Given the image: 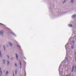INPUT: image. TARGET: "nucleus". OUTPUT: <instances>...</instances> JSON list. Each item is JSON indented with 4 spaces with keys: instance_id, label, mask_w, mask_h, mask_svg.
Instances as JSON below:
<instances>
[{
    "instance_id": "obj_1",
    "label": "nucleus",
    "mask_w": 76,
    "mask_h": 76,
    "mask_svg": "<svg viewBox=\"0 0 76 76\" xmlns=\"http://www.w3.org/2000/svg\"><path fill=\"white\" fill-rule=\"evenodd\" d=\"M3 33H4V31H3V30H1L0 32V34L1 35H3Z\"/></svg>"
},
{
    "instance_id": "obj_2",
    "label": "nucleus",
    "mask_w": 76,
    "mask_h": 76,
    "mask_svg": "<svg viewBox=\"0 0 76 76\" xmlns=\"http://www.w3.org/2000/svg\"><path fill=\"white\" fill-rule=\"evenodd\" d=\"M19 62L20 63V68L21 69V68L22 67V62H21V61H20V60L19 61Z\"/></svg>"
},
{
    "instance_id": "obj_3",
    "label": "nucleus",
    "mask_w": 76,
    "mask_h": 76,
    "mask_svg": "<svg viewBox=\"0 0 76 76\" xmlns=\"http://www.w3.org/2000/svg\"><path fill=\"white\" fill-rule=\"evenodd\" d=\"M76 16V14H74V15H72V18H75Z\"/></svg>"
},
{
    "instance_id": "obj_4",
    "label": "nucleus",
    "mask_w": 76,
    "mask_h": 76,
    "mask_svg": "<svg viewBox=\"0 0 76 76\" xmlns=\"http://www.w3.org/2000/svg\"><path fill=\"white\" fill-rule=\"evenodd\" d=\"M2 61L3 62V64H5V63L6 62V60H5V59H3Z\"/></svg>"
},
{
    "instance_id": "obj_5",
    "label": "nucleus",
    "mask_w": 76,
    "mask_h": 76,
    "mask_svg": "<svg viewBox=\"0 0 76 76\" xmlns=\"http://www.w3.org/2000/svg\"><path fill=\"white\" fill-rule=\"evenodd\" d=\"M74 71V66H73L72 67L71 72H73Z\"/></svg>"
},
{
    "instance_id": "obj_6",
    "label": "nucleus",
    "mask_w": 76,
    "mask_h": 76,
    "mask_svg": "<svg viewBox=\"0 0 76 76\" xmlns=\"http://www.w3.org/2000/svg\"><path fill=\"white\" fill-rule=\"evenodd\" d=\"M16 59H17V60H18V54H16Z\"/></svg>"
},
{
    "instance_id": "obj_7",
    "label": "nucleus",
    "mask_w": 76,
    "mask_h": 76,
    "mask_svg": "<svg viewBox=\"0 0 76 76\" xmlns=\"http://www.w3.org/2000/svg\"><path fill=\"white\" fill-rule=\"evenodd\" d=\"M68 26L69 27H72V26H73V25H72V24H69Z\"/></svg>"
},
{
    "instance_id": "obj_8",
    "label": "nucleus",
    "mask_w": 76,
    "mask_h": 76,
    "mask_svg": "<svg viewBox=\"0 0 76 76\" xmlns=\"http://www.w3.org/2000/svg\"><path fill=\"white\" fill-rule=\"evenodd\" d=\"M1 68H0V73H1V75H2V71H1Z\"/></svg>"
},
{
    "instance_id": "obj_9",
    "label": "nucleus",
    "mask_w": 76,
    "mask_h": 76,
    "mask_svg": "<svg viewBox=\"0 0 76 76\" xmlns=\"http://www.w3.org/2000/svg\"><path fill=\"white\" fill-rule=\"evenodd\" d=\"M7 72L5 73V74H7L8 75V74H9V72H8V71H6Z\"/></svg>"
},
{
    "instance_id": "obj_10",
    "label": "nucleus",
    "mask_w": 76,
    "mask_h": 76,
    "mask_svg": "<svg viewBox=\"0 0 76 76\" xmlns=\"http://www.w3.org/2000/svg\"><path fill=\"white\" fill-rule=\"evenodd\" d=\"M0 57H2V54L1 53V51H0Z\"/></svg>"
},
{
    "instance_id": "obj_11",
    "label": "nucleus",
    "mask_w": 76,
    "mask_h": 76,
    "mask_svg": "<svg viewBox=\"0 0 76 76\" xmlns=\"http://www.w3.org/2000/svg\"><path fill=\"white\" fill-rule=\"evenodd\" d=\"M7 65L9 66V61H7Z\"/></svg>"
},
{
    "instance_id": "obj_12",
    "label": "nucleus",
    "mask_w": 76,
    "mask_h": 76,
    "mask_svg": "<svg viewBox=\"0 0 76 76\" xmlns=\"http://www.w3.org/2000/svg\"><path fill=\"white\" fill-rule=\"evenodd\" d=\"M74 42H75V41L74 40H72V43H73V45H75V43H74Z\"/></svg>"
},
{
    "instance_id": "obj_13",
    "label": "nucleus",
    "mask_w": 76,
    "mask_h": 76,
    "mask_svg": "<svg viewBox=\"0 0 76 76\" xmlns=\"http://www.w3.org/2000/svg\"><path fill=\"white\" fill-rule=\"evenodd\" d=\"M75 72H76V66H75Z\"/></svg>"
},
{
    "instance_id": "obj_14",
    "label": "nucleus",
    "mask_w": 76,
    "mask_h": 76,
    "mask_svg": "<svg viewBox=\"0 0 76 76\" xmlns=\"http://www.w3.org/2000/svg\"><path fill=\"white\" fill-rule=\"evenodd\" d=\"M10 46H11V47L12 46V43H11L10 42Z\"/></svg>"
},
{
    "instance_id": "obj_15",
    "label": "nucleus",
    "mask_w": 76,
    "mask_h": 76,
    "mask_svg": "<svg viewBox=\"0 0 76 76\" xmlns=\"http://www.w3.org/2000/svg\"><path fill=\"white\" fill-rule=\"evenodd\" d=\"M74 1V0H71V3H73Z\"/></svg>"
},
{
    "instance_id": "obj_16",
    "label": "nucleus",
    "mask_w": 76,
    "mask_h": 76,
    "mask_svg": "<svg viewBox=\"0 0 76 76\" xmlns=\"http://www.w3.org/2000/svg\"><path fill=\"white\" fill-rule=\"evenodd\" d=\"M4 50L5 51L6 50V49H5V46H4Z\"/></svg>"
},
{
    "instance_id": "obj_17",
    "label": "nucleus",
    "mask_w": 76,
    "mask_h": 76,
    "mask_svg": "<svg viewBox=\"0 0 76 76\" xmlns=\"http://www.w3.org/2000/svg\"><path fill=\"white\" fill-rule=\"evenodd\" d=\"M15 75H17V71L15 70Z\"/></svg>"
},
{
    "instance_id": "obj_18",
    "label": "nucleus",
    "mask_w": 76,
    "mask_h": 76,
    "mask_svg": "<svg viewBox=\"0 0 76 76\" xmlns=\"http://www.w3.org/2000/svg\"><path fill=\"white\" fill-rule=\"evenodd\" d=\"M15 66L16 67H17V64H15Z\"/></svg>"
},
{
    "instance_id": "obj_19",
    "label": "nucleus",
    "mask_w": 76,
    "mask_h": 76,
    "mask_svg": "<svg viewBox=\"0 0 76 76\" xmlns=\"http://www.w3.org/2000/svg\"><path fill=\"white\" fill-rule=\"evenodd\" d=\"M73 48H74V47H73V46H72L71 47V48H72V49H73Z\"/></svg>"
},
{
    "instance_id": "obj_20",
    "label": "nucleus",
    "mask_w": 76,
    "mask_h": 76,
    "mask_svg": "<svg viewBox=\"0 0 76 76\" xmlns=\"http://www.w3.org/2000/svg\"><path fill=\"white\" fill-rule=\"evenodd\" d=\"M13 76H15V75L14 74V72H13Z\"/></svg>"
},
{
    "instance_id": "obj_21",
    "label": "nucleus",
    "mask_w": 76,
    "mask_h": 76,
    "mask_svg": "<svg viewBox=\"0 0 76 76\" xmlns=\"http://www.w3.org/2000/svg\"><path fill=\"white\" fill-rule=\"evenodd\" d=\"M66 0H65L63 2V3H64V2H66Z\"/></svg>"
},
{
    "instance_id": "obj_22",
    "label": "nucleus",
    "mask_w": 76,
    "mask_h": 76,
    "mask_svg": "<svg viewBox=\"0 0 76 76\" xmlns=\"http://www.w3.org/2000/svg\"><path fill=\"white\" fill-rule=\"evenodd\" d=\"M8 58H9V55L7 56Z\"/></svg>"
},
{
    "instance_id": "obj_23",
    "label": "nucleus",
    "mask_w": 76,
    "mask_h": 76,
    "mask_svg": "<svg viewBox=\"0 0 76 76\" xmlns=\"http://www.w3.org/2000/svg\"><path fill=\"white\" fill-rule=\"evenodd\" d=\"M74 37H75V38H76V35H74Z\"/></svg>"
},
{
    "instance_id": "obj_24",
    "label": "nucleus",
    "mask_w": 76,
    "mask_h": 76,
    "mask_svg": "<svg viewBox=\"0 0 76 76\" xmlns=\"http://www.w3.org/2000/svg\"><path fill=\"white\" fill-rule=\"evenodd\" d=\"M11 59L12 60H13V58H11Z\"/></svg>"
},
{
    "instance_id": "obj_25",
    "label": "nucleus",
    "mask_w": 76,
    "mask_h": 76,
    "mask_svg": "<svg viewBox=\"0 0 76 76\" xmlns=\"http://www.w3.org/2000/svg\"><path fill=\"white\" fill-rule=\"evenodd\" d=\"M18 47H20V46H19L18 45H17Z\"/></svg>"
},
{
    "instance_id": "obj_26",
    "label": "nucleus",
    "mask_w": 76,
    "mask_h": 76,
    "mask_svg": "<svg viewBox=\"0 0 76 76\" xmlns=\"http://www.w3.org/2000/svg\"><path fill=\"white\" fill-rule=\"evenodd\" d=\"M75 55H76V52H75Z\"/></svg>"
},
{
    "instance_id": "obj_27",
    "label": "nucleus",
    "mask_w": 76,
    "mask_h": 76,
    "mask_svg": "<svg viewBox=\"0 0 76 76\" xmlns=\"http://www.w3.org/2000/svg\"><path fill=\"white\" fill-rule=\"evenodd\" d=\"M2 25V24L1 23H0V25Z\"/></svg>"
},
{
    "instance_id": "obj_28",
    "label": "nucleus",
    "mask_w": 76,
    "mask_h": 76,
    "mask_svg": "<svg viewBox=\"0 0 76 76\" xmlns=\"http://www.w3.org/2000/svg\"><path fill=\"white\" fill-rule=\"evenodd\" d=\"M67 44H66V46H67Z\"/></svg>"
},
{
    "instance_id": "obj_29",
    "label": "nucleus",
    "mask_w": 76,
    "mask_h": 76,
    "mask_svg": "<svg viewBox=\"0 0 76 76\" xmlns=\"http://www.w3.org/2000/svg\"><path fill=\"white\" fill-rule=\"evenodd\" d=\"M12 34H13V35H14V33H12Z\"/></svg>"
},
{
    "instance_id": "obj_30",
    "label": "nucleus",
    "mask_w": 76,
    "mask_h": 76,
    "mask_svg": "<svg viewBox=\"0 0 76 76\" xmlns=\"http://www.w3.org/2000/svg\"><path fill=\"white\" fill-rule=\"evenodd\" d=\"M66 59H67V60H68V59L67 58H66Z\"/></svg>"
},
{
    "instance_id": "obj_31",
    "label": "nucleus",
    "mask_w": 76,
    "mask_h": 76,
    "mask_svg": "<svg viewBox=\"0 0 76 76\" xmlns=\"http://www.w3.org/2000/svg\"><path fill=\"white\" fill-rule=\"evenodd\" d=\"M66 76H68V75H66Z\"/></svg>"
},
{
    "instance_id": "obj_32",
    "label": "nucleus",
    "mask_w": 76,
    "mask_h": 76,
    "mask_svg": "<svg viewBox=\"0 0 76 76\" xmlns=\"http://www.w3.org/2000/svg\"><path fill=\"white\" fill-rule=\"evenodd\" d=\"M0 76H1V75H0Z\"/></svg>"
},
{
    "instance_id": "obj_33",
    "label": "nucleus",
    "mask_w": 76,
    "mask_h": 76,
    "mask_svg": "<svg viewBox=\"0 0 76 76\" xmlns=\"http://www.w3.org/2000/svg\"><path fill=\"white\" fill-rule=\"evenodd\" d=\"M72 76H73V75H72Z\"/></svg>"
}]
</instances>
